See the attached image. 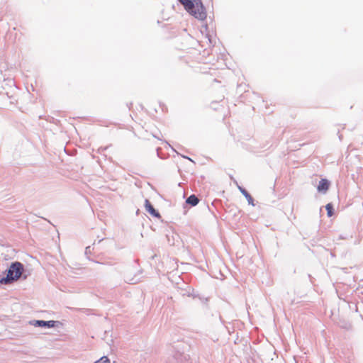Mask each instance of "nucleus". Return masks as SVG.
Segmentation results:
<instances>
[{
	"label": "nucleus",
	"mask_w": 363,
	"mask_h": 363,
	"mask_svg": "<svg viewBox=\"0 0 363 363\" xmlns=\"http://www.w3.org/2000/svg\"><path fill=\"white\" fill-rule=\"evenodd\" d=\"M185 10L200 21L206 18L207 13L201 0H178Z\"/></svg>",
	"instance_id": "f257e3e1"
},
{
	"label": "nucleus",
	"mask_w": 363,
	"mask_h": 363,
	"mask_svg": "<svg viewBox=\"0 0 363 363\" xmlns=\"http://www.w3.org/2000/svg\"><path fill=\"white\" fill-rule=\"evenodd\" d=\"M23 270V264L20 262L12 264L9 270L6 278L2 279L1 282L7 284L10 281L18 279L22 274Z\"/></svg>",
	"instance_id": "f03ea898"
},
{
	"label": "nucleus",
	"mask_w": 363,
	"mask_h": 363,
	"mask_svg": "<svg viewBox=\"0 0 363 363\" xmlns=\"http://www.w3.org/2000/svg\"><path fill=\"white\" fill-rule=\"evenodd\" d=\"M145 210L153 217L160 218V214L155 209L153 206L151 204L148 199H145Z\"/></svg>",
	"instance_id": "7ed1b4c3"
},
{
	"label": "nucleus",
	"mask_w": 363,
	"mask_h": 363,
	"mask_svg": "<svg viewBox=\"0 0 363 363\" xmlns=\"http://www.w3.org/2000/svg\"><path fill=\"white\" fill-rule=\"evenodd\" d=\"M329 186H330V184H329L328 181L325 179H322L319 182L317 189H318V191L325 192L329 189Z\"/></svg>",
	"instance_id": "20e7f679"
},
{
	"label": "nucleus",
	"mask_w": 363,
	"mask_h": 363,
	"mask_svg": "<svg viewBox=\"0 0 363 363\" xmlns=\"http://www.w3.org/2000/svg\"><path fill=\"white\" fill-rule=\"evenodd\" d=\"M55 321L50 320V321H44V320H37L35 325L40 327H48L52 328L55 326Z\"/></svg>",
	"instance_id": "39448f33"
},
{
	"label": "nucleus",
	"mask_w": 363,
	"mask_h": 363,
	"mask_svg": "<svg viewBox=\"0 0 363 363\" xmlns=\"http://www.w3.org/2000/svg\"><path fill=\"white\" fill-rule=\"evenodd\" d=\"M186 202L192 206H195L199 203V199L195 195L193 194L188 197Z\"/></svg>",
	"instance_id": "423d86ee"
},
{
	"label": "nucleus",
	"mask_w": 363,
	"mask_h": 363,
	"mask_svg": "<svg viewBox=\"0 0 363 363\" xmlns=\"http://www.w3.org/2000/svg\"><path fill=\"white\" fill-rule=\"evenodd\" d=\"M325 208H326V211H327L328 216V217L333 216V214H334V212H333V206L332 203H328L325 206Z\"/></svg>",
	"instance_id": "0eeeda50"
},
{
	"label": "nucleus",
	"mask_w": 363,
	"mask_h": 363,
	"mask_svg": "<svg viewBox=\"0 0 363 363\" xmlns=\"http://www.w3.org/2000/svg\"><path fill=\"white\" fill-rule=\"evenodd\" d=\"M94 363H110V360L107 357L104 356L99 360L96 361Z\"/></svg>",
	"instance_id": "6e6552de"
},
{
	"label": "nucleus",
	"mask_w": 363,
	"mask_h": 363,
	"mask_svg": "<svg viewBox=\"0 0 363 363\" xmlns=\"http://www.w3.org/2000/svg\"><path fill=\"white\" fill-rule=\"evenodd\" d=\"M240 190L242 193L243 195H245V197H250V199H252L251 196L247 192L246 190L242 189L241 187H239Z\"/></svg>",
	"instance_id": "1a4fd4ad"
}]
</instances>
